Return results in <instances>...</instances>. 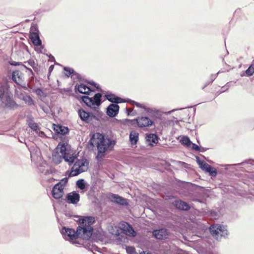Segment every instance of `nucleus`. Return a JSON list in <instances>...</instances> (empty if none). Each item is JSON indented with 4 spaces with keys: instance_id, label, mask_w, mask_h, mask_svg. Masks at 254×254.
Instances as JSON below:
<instances>
[{
    "instance_id": "obj_1",
    "label": "nucleus",
    "mask_w": 254,
    "mask_h": 254,
    "mask_svg": "<svg viewBox=\"0 0 254 254\" xmlns=\"http://www.w3.org/2000/svg\"><path fill=\"white\" fill-rule=\"evenodd\" d=\"M95 220L93 217H84L79 220V226L76 231L73 229L64 228L65 232H64L65 239L70 241L74 242L77 238L88 239L92 235V224Z\"/></svg>"
},
{
    "instance_id": "obj_2",
    "label": "nucleus",
    "mask_w": 254,
    "mask_h": 254,
    "mask_svg": "<svg viewBox=\"0 0 254 254\" xmlns=\"http://www.w3.org/2000/svg\"><path fill=\"white\" fill-rule=\"evenodd\" d=\"M90 143L93 146L96 145L98 150L96 157L98 159L104 157L105 153L110 147H112L115 144L114 141L106 137L102 134L95 133L93 134L90 139Z\"/></svg>"
},
{
    "instance_id": "obj_3",
    "label": "nucleus",
    "mask_w": 254,
    "mask_h": 254,
    "mask_svg": "<svg viewBox=\"0 0 254 254\" xmlns=\"http://www.w3.org/2000/svg\"><path fill=\"white\" fill-rule=\"evenodd\" d=\"M67 143L60 142L52 155V160L56 164H60L64 159L69 165H71L76 158L67 148Z\"/></svg>"
},
{
    "instance_id": "obj_4",
    "label": "nucleus",
    "mask_w": 254,
    "mask_h": 254,
    "mask_svg": "<svg viewBox=\"0 0 254 254\" xmlns=\"http://www.w3.org/2000/svg\"><path fill=\"white\" fill-rule=\"evenodd\" d=\"M89 162L86 159L78 160L71 168L69 176H75L88 169Z\"/></svg>"
},
{
    "instance_id": "obj_5",
    "label": "nucleus",
    "mask_w": 254,
    "mask_h": 254,
    "mask_svg": "<svg viewBox=\"0 0 254 254\" xmlns=\"http://www.w3.org/2000/svg\"><path fill=\"white\" fill-rule=\"evenodd\" d=\"M209 229L212 236L218 240L228 234V231L225 227L219 224L212 225Z\"/></svg>"
},
{
    "instance_id": "obj_6",
    "label": "nucleus",
    "mask_w": 254,
    "mask_h": 254,
    "mask_svg": "<svg viewBox=\"0 0 254 254\" xmlns=\"http://www.w3.org/2000/svg\"><path fill=\"white\" fill-rule=\"evenodd\" d=\"M101 97L102 94L98 93H96L93 98H90L87 96H82L81 99L88 107L95 108L96 106L99 107L100 105Z\"/></svg>"
},
{
    "instance_id": "obj_7",
    "label": "nucleus",
    "mask_w": 254,
    "mask_h": 254,
    "mask_svg": "<svg viewBox=\"0 0 254 254\" xmlns=\"http://www.w3.org/2000/svg\"><path fill=\"white\" fill-rule=\"evenodd\" d=\"M67 183V179L64 178L61 180L53 187L52 191V195L55 199H60L64 195V189Z\"/></svg>"
},
{
    "instance_id": "obj_8",
    "label": "nucleus",
    "mask_w": 254,
    "mask_h": 254,
    "mask_svg": "<svg viewBox=\"0 0 254 254\" xmlns=\"http://www.w3.org/2000/svg\"><path fill=\"white\" fill-rule=\"evenodd\" d=\"M120 228L126 235L130 237H135L136 235V232L132 227L128 223L123 222L120 224Z\"/></svg>"
},
{
    "instance_id": "obj_9",
    "label": "nucleus",
    "mask_w": 254,
    "mask_h": 254,
    "mask_svg": "<svg viewBox=\"0 0 254 254\" xmlns=\"http://www.w3.org/2000/svg\"><path fill=\"white\" fill-rule=\"evenodd\" d=\"M107 198L111 201L123 205H126L127 204V199L119 196L118 194L110 193L107 194Z\"/></svg>"
},
{
    "instance_id": "obj_10",
    "label": "nucleus",
    "mask_w": 254,
    "mask_h": 254,
    "mask_svg": "<svg viewBox=\"0 0 254 254\" xmlns=\"http://www.w3.org/2000/svg\"><path fill=\"white\" fill-rule=\"evenodd\" d=\"M154 237L160 240L167 239L170 235V232L165 228H162L159 230H155L153 231Z\"/></svg>"
},
{
    "instance_id": "obj_11",
    "label": "nucleus",
    "mask_w": 254,
    "mask_h": 254,
    "mask_svg": "<svg viewBox=\"0 0 254 254\" xmlns=\"http://www.w3.org/2000/svg\"><path fill=\"white\" fill-rule=\"evenodd\" d=\"M138 126L140 127H147L151 126L153 122L148 117H142L135 120Z\"/></svg>"
},
{
    "instance_id": "obj_12",
    "label": "nucleus",
    "mask_w": 254,
    "mask_h": 254,
    "mask_svg": "<svg viewBox=\"0 0 254 254\" xmlns=\"http://www.w3.org/2000/svg\"><path fill=\"white\" fill-rule=\"evenodd\" d=\"M80 199L79 194L76 191H72L67 194L66 200L68 203L76 204Z\"/></svg>"
},
{
    "instance_id": "obj_13",
    "label": "nucleus",
    "mask_w": 254,
    "mask_h": 254,
    "mask_svg": "<svg viewBox=\"0 0 254 254\" xmlns=\"http://www.w3.org/2000/svg\"><path fill=\"white\" fill-rule=\"evenodd\" d=\"M173 204L177 209L187 211L190 209V206L186 202L180 199L176 200L173 202Z\"/></svg>"
},
{
    "instance_id": "obj_14",
    "label": "nucleus",
    "mask_w": 254,
    "mask_h": 254,
    "mask_svg": "<svg viewBox=\"0 0 254 254\" xmlns=\"http://www.w3.org/2000/svg\"><path fill=\"white\" fill-rule=\"evenodd\" d=\"M119 106L116 104H110L107 108V114L110 117H115L118 113Z\"/></svg>"
},
{
    "instance_id": "obj_15",
    "label": "nucleus",
    "mask_w": 254,
    "mask_h": 254,
    "mask_svg": "<svg viewBox=\"0 0 254 254\" xmlns=\"http://www.w3.org/2000/svg\"><path fill=\"white\" fill-rule=\"evenodd\" d=\"M78 114L81 119L86 123H89L92 120V116L83 110H79Z\"/></svg>"
},
{
    "instance_id": "obj_16",
    "label": "nucleus",
    "mask_w": 254,
    "mask_h": 254,
    "mask_svg": "<svg viewBox=\"0 0 254 254\" xmlns=\"http://www.w3.org/2000/svg\"><path fill=\"white\" fill-rule=\"evenodd\" d=\"M18 98L24 101L25 103L29 106L34 105L35 104V101L27 94L24 95L21 93L18 95Z\"/></svg>"
},
{
    "instance_id": "obj_17",
    "label": "nucleus",
    "mask_w": 254,
    "mask_h": 254,
    "mask_svg": "<svg viewBox=\"0 0 254 254\" xmlns=\"http://www.w3.org/2000/svg\"><path fill=\"white\" fill-rule=\"evenodd\" d=\"M54 130L56 133L62 135L67 134L69 131L67 127L55 124L54 125Z\"/></svg>"
},
{
    "instance_id": "obj_18",
    "label": "nucleus",
    "mask_w": 254,
    "mask_h": 254,
    "mask_svg": "<svg viewBox=\"0 0 254 254\" xmlns=\"http://www.w3.org/2000/svg\"><path fill=\"white\" fill-rule=\"evenodd\" d=\"M30 38L31 42L34 45L38 46L41 45L42 42L37 33H31L30 34Z\"/></svg>"
},
{
    "instance_id": "obj_19",
    "label": "nucleus",
    "mask_w": 254,
    "mask_h": 254,
    "mask_svg": "<svg viewBox=\"0 0 254 254\" xmlns=\"http://www.w3.org/2000/svg\"><path fill=\"white\" fill-rule=\"evenodd\" d=\"M106 98L111 102L115 103H120L123 102V99L117 97L113 94H109L105 95Z\"/></svg>"
},
{
    "instance_id": "obj_20",
    "label": "nucleus",
    "mask_w": 254,
    "mask_h": 254,
    "mask_svg": "<svg viewBox=\"0 0 254 254\" xmlns=\"http://www.w3.org/2000/svg\"><path fill=\"white\" fill-rule=\"evenodd\" d=\"M139 139V134L136 131H132L129 134V140L132 145H135Z\"/></svg>"
},
{
    "instance_id": "obj_21",
    "label": "nucleus",
    "mask_w": 254,
    "mask_h": 254,
    "mask_svg": "<svg viewBox=\"0 0 254 254\" xmlns=\"http://www.w3.org/2000/svg\"><path fill=\"white\" fill-rule=\"evenodd\" d=\"M77 89L79 92L84 94H89V92L91 91V89L84 84L78 85Z\"/></svg>"
},
{
    "instance_id": "obj_22",
    "label": "nucleus",
    "mask_w": 254,
    "mask_h": 254,
    "mask_svg": "<svg viewBox=\"0 0 254 254\" xmlns=\"http://www.w3.org/2000/svg\"><path fill=\"white\" fill-rule=\"evenodd\" d=\"M146 140L150 145H153V144H156L158 142V137L155 134H149L146 135Z\"/></svg>"
},
{
    "instance_id": "obj_23",
    "label": "nucleus",
    "mask_w": 254,
    "mask_h": 254,
    "mask_svg": "<svg viewBox=\"0 0 254 254\" xmlns=\"http://www.w3.org/2000/svg\"><path fill=\"white\" fill-rule=\"evenodd\" d=\"M21 74V72L18 70L14 71L12 73V79L18 84H20L21 82V78L20 77Z\"/></svg>"
},
{
    "instance_id": "obj_24",
    "label": "nucleus",
    "mask_w": 254,
    "mask_h": 254,
    "mask_svg": "<svg viewBox=\"0 0 254 254\" xmlns=\"http://www.w3.org/2000/svg\"><path fill=\"white\" fill-rule=\"evenodd\" d=\"M5 106L6 107L10 109H15L18 107V105L16 102L9 97L6 99V102Z\"/></svg>"
},
{
    "instance_id": "obj_25",
    "label": "nucleus",
    "mask_w": 254,
    "mask_h": 254,
    "mask_svg": "<svg viewBox=\"0 0 254 254\" xmlns=\"http://www.w3.org/2000/svg\"><path fill=\"white\" fill-rule=\"evenodd\" d=\"M199 165L200 167L206 172L208 169H210L211 166L204 161L199 162Z\"/></svg>"
},
{
    "instance_id": "obj_26",
    "label": "nucleus",
    "mask_w": 254,
    "mask_h": 254,
    "mask_svg": "<svg viewBox=\"0 0 254 254\" xmlns=\"http://www.w3.org/2000/svg\"><path fill=\"white\" fill-rule=\"evenodd\" d=\"M181 142L183 144L187 146H190V145L191 141L188 136H183Z\"/></svg>"
},
{
    "instance_id": "obj_27",
    "label": "nucleus",
    "mask_w": 254,
    "mask_h": 254,
    "mask_svg": "<svg viewBox=\"0 0 254 254\" xmlns=\"http://www.w3.org/2000/svg\"><path fill=\"white\" fill-rule=\"evenodd\" d=\"M64 75L67 77H68L73 72V69L69 67H65L64 68Z\"/></svg>"
},
{
    "instance_id": "obj_28",
    "label": "nucleus",
    "mask_w": 254,
    "mask_h": 254,
    "mask_svg": "<svg viewBox=\"0 0 254 254\" xmlns=\"http://www.w3.org/2000/svg\"><path fill=\"white\" fill-rule=\"evenodd\" d=\"M254 66L253 65H251L246 70V73L248 76H251L254 74Z\"/></svg>"
},
{
    "instance_id": "obj_29",
    "label": "nucleus",
    "mask_w": 254,
    "mask_h": 254,
    "mask_svg": "<svg viewBox=\"0 0 254 254\" xmlns=\"http://www.w3.org/2000/svg\"><path fill=\"white\" fill-rule=\"evenodd\" d=\"M76 185L81 190H83L85 187L84 181L83 180H80L77 181Z\"/></svg>"
},
{
    "instance_id": "obj_30",
    "label": "nucleus",
    "mask_w": 254,
    "mask_h": 254,
    "mask_svg": "<svg viewBox=\"0 0 254 254\" xmlns=\"http://www.w3.org/2000/svg\"><path fill=\"white\" fill-rule=\"evenodd\" d=\"M206 172L209 173V174L213 177H215L217 175V171L216 169H214L212 167H210V169H208V170L206 171Z\"/></svg>"
},
{
    "instance_id": "obj_31",
    "label": "nucleus",
    "mask_w": 254,
    "mask_h": 254,
    "mask_svg": "<svg viewBox=\"0 0 254 254\" xmlns=\"http://www.w3.org/2000/svg\"><path fill=\"white\" fill-rule=\"evenodd\" d=\"M29 127L34 131H37L38 129H39L38 125L35 123H30L29 124Z\"/></svg>"
},
{
    "instance_id": "obj_32",
    "label": "nucleus",
    "mask_w": 254,
    "mask_h": 254,
    "mask_svg": "<svg viewBox=\"0 0 254 254\" xmlns=\"http://www.w3.org/2000/svg\"><path fill=\"white\" fill-rule=\"evenodd\" d=\"M34 92L40 97H45V95L43 91L39 88L36 89L35 90Z\"/></svg>"
},
{
    "instance_id": "obj_33",
    "label": "nucleus",
    "mask_w": 254,
    "mask_h": 254,
    "mask_svg": "<svg viewBox=\"0 0 254 254\" xmlns=\"http://www.w3.org/2000/svg\"><path fill=\"white\" fill-rule=\"evenodd\" d=\"M132 104L133 105H135L136 107L146 109V107L144 104H141L140 103H139L138 102H135L134 101H131Z\"/></svg>"
},
{
    "instance_id": "obj_34",
    "label": "nucleus",
    "mask_w": 254,
    "mask_h": 254,
    "mask_svg": "<svg viewBox=\"0 0 254 254\" xmlns=\"http://www.w3.org/2000/svg\"><path fill=\"white\" fill-rule=\"evenodd\" d=\"M127 115H135L136 113L135 112H133V109L131 108H127Z\"/></svg>"
},
{
    "instance_id": "obj_35",
    "label": "nucleus",
    "mask_w": 254,
    "mask_h": 254,
    "mask_svg": "<svg viewBox=\"0 0 254 254\" xmlns=\"http://www.w3.org/2000/svg\"><path fill=\"white\" fill-rule=\"evenodd\" d=\"M135 250V249L132 247H129L127 248V252L132 253Z\"/></svg>"
},
{
    "instance_id": "obj_36",
    "label": "nucleus",
    "mask_w": 254,
    "mask_h": 254,
    "mask_svg": "<svg viewBox=\"0 0 254 254\" xmlns=\"http://www.w3.org/2000/svg\"><path fill=\"white\" fill-rule=\"evenodd\" d=\"M192 148L196 151H198L199 150V146L195 144H193Z\"/></svg>"
},
{
    "instance_id": "obj_37",
    "label": "nucleus",
    "mask_w": 254,
    "mask_h": 254,
    "mask_svg": "<svg viewBox=\"0 0 254 254\" xmlns=\"http://www.w3.org/2000/svg\"><path fill=\"white\" fill-rule=\"evenodd\" d=\"M54 68V65H53V64L51 65L49 67V75H50L51 73L53 70Z\"/></svg>"
},
{
    "instance_id": "obj_38",
    "label": "nucleus",
    "mask_w": 254,
    "mask_h": 254,
    "mask_svg": "<svg viewBox=\"0 0 254 254\" xmlns=\"http://www.w3.org/2000/svg\"><path fill=\"white\" fill-rule=\"evenodd\" d=\"M28 64L31 66L33 67V68H34V65H35V62L33 60H29L28 61Z\"/></svg>"
},
{
    "instance_id": "obj_39",
    "label": "nucleus",
    "mask_w": 254,
    "mask_h": 254,
    "mask_svg": "<svg viewBox=\"0 0 254 254\" xmlns=\"http://www.w3.org/2000/svg\"><path fill=\"white\" fill-rule=\"evenodd\" d=\"M90 84L93 86H94L99 91H100L101 89L99 87V85L97 84L96 83L94 82L90 83Z\"/></svg>"
},
{
    "instance_id": "obj_40",
    "label": "nucleus",
    "mask_w": 254,
    "mask_h": 254,
    "mask_svg": "<svg viewBox=\"0 0 254 254\" xmlns=\"http://www.w3.org/2000/svg\"><path fill=\"white\" fill-rule=\"evenodd\" d=\"M3 95V91L0 89V99H1L2 96Z\"/></svg>"
},
{
    "instance_id": "obj_41",
    "label": "nucleus",
    "mask_w": 254,
    "mask_h": 254,
    "mask_svg": "<svg viewBox=\"0 0 254 254\" xmlns=\"http://www.w3.org/2000/svg\"><path fill=\"white\" fill-rule=\"evenodd\" d=\"M140 254H151L149 252L145 253V252L143 251Z\"/></svg>"
},
{
    "instance_id": "obj_42",
    "label": "nucleus",
    "mask_w": 254,
    "mask_h": 254,
    "mask_svg": "<svg viewBox=\"0 0 254 254\" xmlns=\"http://www.w3.org/2000/svg\"><path fill=\"white\" fill-rule=\"evenodd\" d=\"M28 70L31 72H32V69H30V68H28Z\"/></svg>"
}]
</instances>
